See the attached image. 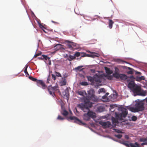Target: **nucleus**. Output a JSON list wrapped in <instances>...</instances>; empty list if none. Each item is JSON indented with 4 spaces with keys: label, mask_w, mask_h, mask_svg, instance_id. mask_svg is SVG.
<instances>
[{
    "label": "nucleus",
    "mask_w": 147,
    "mask_h": 147,
    "mask_svg": "<svg viewBox=\"0 0 147 147\" xmlns=\"http://www.w3.org/2000/svg\"><path fill=\"white\" fill-rule=\"evenodd\" d=\"M94 108L95 109V111L99 112H101L103 111L104 109L102 107L100 106L99 104H98L94 105Z\"/></svg>",
    "instance_id": "nucleus-11"
},
{
    "label": "nucleus",
    "mask_w": 147,
    "mask_h": 147,
    "mask_svg": "<svg viewBox=\"0 0 147 147\" xmlns=\"http://www.w3.org/2000/svg\"><path fill=\"white\" fill-rule=\"evenodd\" d=\"M129 78H130L132 80L135 79L134 77L133 76H130Z\"/></svg>",
    "instance_id": "nucleus-53"
},
{
    "label": "nucleus",
    "mask_w": 147,
    "mask_h": 147,
    "mask_svg": "<svg viewBox=\"0 0 147 147\" xmlns=\"http://www.w3.org/2000/svg\"><path fill=\"white\" fill-rule=\"evenodd\" d=\"M80 53L79 52H76V53H75V55H74V56H75V57H79V56H80Z\"/></svg>",
    "instance_id": "nucleus-46"
},
{
    "label": "nucleus",
    "mask_w": 147,
    "mask_h": 147,
    "mask_svg": "<svg viewBox=\"0 0 147 147\" xmlns=\"http://www.w3.org/2000/svg\"><path fill=\"white\" fill-rule=\"evenodd\" d=\"M102 77V76L101 75H98L96 74L94 76L93 78L92 77V81L93 80L100 83L101 82Z\"/></svg>",
    "instance_id": "nucleus-7"
},
{
    "label": "nucleus",
    "mask_w": 147,
    "mask_h": 147,
    "mask_svg": "<svg viewBox=\"0 0 147 147\" xmlns=\"http://www.w3.org/2000/svg\"><path fill=\"white\" fill-rule=\"evenodd\" d=\"M135 74H141V73L140 72L138 71H136Z\"/></svg>",
    "instance_id": "nucleus-58"
},
{
    "label": "nucleus",
    "mask_w": 147,
    "mask_h": 147,
    "mask_svg": "<svg viewBox=\"0 0 147 147\" xmlns=\"http://www.w3.org/2000/svg\"><path fill=\"white\" fill-rule=\"evenodd\" d=\"M121 68L124 69H128L129 70V71H127V74H132L134 73V72L135 71L134 69H133L126 66H121Z\"/></svg>",
    "instance_id": "nucleus-8"
},
{
    "label": "nucleus",
    "mask_w": 147,
    "mask_h": 147,
    "mask_svg": "<svg viewBox=\"0 0 147 147\" xmlns=\"http://www.w3.org/2000/svg\"><path fill=\"white\" fill-rule=\"evenodd\" d=\"M38 58L39 59H43V58L42 56V55L41 57H38Z\"/></svg>",
    "instance_id": "nucleus-59"
},
{
    "label": "nucleus",
    "mask_w": 147,
    "mask_h": 147,
    "mask_svg": "<svg viewBox=\"0 0 147 147\" xmlns=\"http://www.w3.org/2000/svg\"><path fill=\"white\" fill-rule=\"evenodd\" d=\"M146 102H147V97L146 98Z\"/></svg>",
    "instance_id": "nucleus-64"
},
{
    "label": "nucleus",
    "mask_w": 147,
    "mask_h": 147,
    "mask_svg": "<svg viewBox=\"0 0 147 147\" xmlns=\"http://www.w3.org/2000/svg\"><path fill=\"white\" fill-rule=\"evenodd\" d=\"M63 93L64 96H65L67 97L69 95L68 91V90H65V91L63 92Z\"/></svg>",
    "instance_id": "nucleus-35"
},
{
    "label": "nucleus",
    "mask_w": 147,
    "mask_h": 147,
    "mask_svg": "<svg viewBox=\"0 0 147 147\" xmlns=\"http://www.w3.org/2000/svg\"><path fill=\"white\" fill-rule=\"evenodd\" d=\"M81 56L82 57H84L85 56H88L89 57H92V55L87 54L86 53H84L82 55H81Z\"/></svg>",
    "instance_id": "nucleus-34"
},
{
    "label": "nucleus",
    "mask_w": 147,
    "mask_h": 147,
    "mask_svg": "<svg viewBox=\"0 0 147 147\" xmlns=\"http://www.w3.org/2000/svg\"><path fill=\"white\" fill-rule=\"evenodd\" d=\"M115 72L119 73V69L117 67L115 68Z\"/></svg>",
    "instance_id": "nucleus-50"
},
{
    "label": "nucleus",
    "mask_w": 147,
    "mask_h": 147,
    "mask_svg": "<svg viewBox=\"0 0 147 147\" xmlns=\"http://www.w3.org/2000/svg\"><path fill=\"white\" fill-rule=\"evenodd\" d=\"M86 78L90 82V84H92V77L90 76H87Z\"/></svg>",
    "instance_id": "nucleus-36"
},
{
    "label": "nucleus",
    "mask_w": 147,
    "mask_h": 147,
    "mask_svg": "<svg viewBox=\"0 0 147 147\" xmlns=\"http://www.w3.org/2000/svg\"><path fill=\"white\" fill-rule=\"evenodd\" d=\"M93 90H92V101H97L98 100V98L97 97H95L94 95L93 94Z\"/></svg>",
    "instance_id": "nucleus-30"
},
{
    "label": "nucleus",
    "mask_w": 147,
    "mask_h": 147,
    "mask_svg": "<svg viewBox=\"0 0 147 147\" xmlns=\"http://www.w3.org/2000/svg\"><path fill=\"white\" fill-rule=\"evenodd\" d=\"M80 84L83 86H86L88 85V83L86 82H82L80 83Z\"/></svg>",
    "instance_id": "nucleus-29"
},
{
    "label": "nucleus",
    "mask_w": 147,
    "mask_h": 147,
    "mask_svg": "<svg viewBox=\"0 0 147 147\" xmlns=\"http://www.w3.org/2000/svg\"><path fill=\"white\" fill-rule=\"evenodd\" d=\"M103 92L105 93L106 92L105 89L104 88H101L98 91V93L100 94V92Z\"/></svg>",
    "instance_id": "nucleus-31"
},
{
    "label": "nucleus",
    "mask_w": 147,
    "mask_h": 147,
    "mask_svg": "<svg viewBox=\"0 0 147 147\" xmlns=\"http://www.w3.org/2000/svg\"><path fill=\"white\" fill-rule=\"evenodd\" d=\"M29 78L32 81L36 82L37 83V85L39 86V84L41 85V87L43 89H45L47 88V85L45 84L44 82L41 80H38L36 78H33L31 76L29 77Z\"/></svg>",
    "instance_id": "nucleus-3"
},
{
    "label": "nucleus",
    "mask_w": 147,
    "mask_h": 147,
    "mask_svg": "<svg viewBox=\"0 0 147 147\" xmlns=\"http://www.w3.org/2000/svg\"><path fill=\"white\" fill-rule=\"evenodd\" d=\"M51 80V77L50 75H49V76L48 77V78L47 79V83H49V81Z\"/></svg>",
    "instance_id": "nucleus-51"
},
{
    "label": "nucleus",
    "mask_w": 147,
    "mask_h": 147,
    "mask_svg": "<svg viewBox=\"0 0 147 147\" xmlns=\"http://www.w3.org/2000/svg\"><path fill=\"white\" fill-rule=\"evenodd\" d=\"M69 43H70V44H68L67 45V47L69 49H73L72 46H75V43L71 42L70 41H68V42Z\"/></svg>",
    "instance_id": "nucleus-20"
},
{
    "label": "nucleus",
    "mask_w": 147,
    "mask_h": 147,
    "mask_svg": "<svg viewBox=\"0 0 147 147\" xmlns=\"http://www.w3.org/2000/svg\"><path fill=\"white\" fill-rule=\"evenodd\" d=\"M127 109L132 112L136 113L143 111L144 109V104L143 101H139L136 102L135 107H128Z\"/></svg>",
    "instance_id": "nucleus-2"
},
{
    "label": "nucleus",
    "mask_w": 147,
    "mask_h": 147,
    "mask_svg": "<svg viewBox=\"0 0 147 147\" xmlns=\"http://www.w3.org/2000/svg\"><path fill=\"white\" fill-rule=\"evenodd\" d=\"M67 119L68 120H69V119L71 120H74V122L78 123V124L80 125H85L86 123L82 122V121L79 120L77 117L74 116H70L67 118Z\"/></svg>",
    "instance_id": "nucleus-6"
},
{
    "label": "nucleus",
    "mask_w": 147,
    "mask_h": 147,
    "mask_svg": "<svg viewBox=\"0 0 147 147\" xmlns=\"http://www.w3.org/2000/svg\"><path fill=\"white\" fill-rule=\"evenodd\" d=\"M109 94V93H108V92H107V93H106L105 95V96H106L107 97V96H108V95Z\"/></svg>",
    "instance_id": "nucleus-60"
},
{
    "label": "nucleus",
    "mask_w": 147,
    "mask_h": 147,
    "mask_svg": "<svg viewBox=\"0 0 147 147\" xmlns=\"http://www.w3.org/2000/svg\"><path fill=\"white\" fill-rule=\"evenodd\" d=\"M132 88V91L134 93L137 95H138V94L140 92V89H141L140 87L137 85H136Z\"/></svg>",
    "instance_id": "nucleus-9"
},
{
    "label": "nucleus",
    "mask_w": 147,
    "mask_h": 147,
    "mask_svg": "<svg viewBox=\"0 0 147 147\" xmlns=\"http://www.w3.org/2000/svg\"><path fill=\"white\" fill-rule=\"evenodd\" d=\"M99 124L103 126L104 128H109L111 126L110 122L108 121L106 122L100 121Z\"/></svg>",
    "instance_id": "nucleus-10"
},
{
    "label": "nucleus",
    "mask_w": 147,
    "mask_h": 147,
    "mask_svg": "<svg viewBox=\"0 0 147 147\" xmlns=\"http://www.w3.org/2000/svg\"><path fill=\"white\" fill-rule=\"evenodd\" d=\"M127 81L128 83V85L130 88H132L136 85L134 80H130L128 79Z\"/></svg>",
    "instance_id": "nucleus-13"
},
{
    "label": "nucleus",
    "mask_w": 147,
    "mask_h": 147,
    "mask_svg": "<svg viewBox=\"0 0 147 147\" xmlns=\"http://www.w3.org/2000/svg\"><path fill=\"white\" fill-rule=\"evenodd\" d=\"M28 67V65H26L25 66V69L24 70V72L26 75H29V74H28L27 71V69Z\"/></svg>",
    "instance_id": "nucleus-37"
},
{
    "label": "nucleus",
    "mask_w": 147,
    "mask_h": 147,
    "mask_svg": "<svg viewBox=\"0 0 147 147\" xmlns=\"http://www.w3.org/2000/svg\"><path fill=\"white\" fill-rule=\"evenodd\" d=\"M47 89L50 94L54 97V96H55V94L54 92V91L53 90L52 87L51 86H49L48 87Z\"/></svg>",
    "instance_id": "nucleus-14"
},
{
    "label": "nucleus",
    "mask_w": 147,
    "mask_h": 147,
    "mask_svg": "<svg viewBox=\"0 0 147 147\" xmlns=\"http://www.w3.org/2000/svg\"><path fill=\"white\" fill-rule=\"evenodd\" d=\"M53 90L54 91H56L57 90L58 86H55L52 87Z\"/></svg>",
    "instance_id": "nucleus-45"
},
{
    "label": "nucleus",
    "mask_w": 147,
    "mask_h": 147,
    "mask_svg": "<svg viewBox=\"0 0 147 147\" xmlns=\"http://www.w3.org/2000/svg\"><path fill=\"white\" fill-rule=\"evenodd\" d=\"M147 145V142H144V143H142L141 144V145L142 146H143L144 145Z\"/></svg>",
    "instance_id": "nucleus-54"
},
{
    "label": "nucleus",
    "mask_w": 147,
    "mask_h": 147,
    "mask_svg": "<svg viewBox=\"0 0 147 147\" xmlns=\"http://www.w3.org/2000/svg\"><path fill=\"white\" fill-rule=\"evenodd\" d=\"M55 73L56 75V76L57 77H61V76L60 73L58 72H57L56 71L55 72Z\"/></svg>",
    "instance_id": "nucleus-42"
},
{
    "label": "nucleus",
    "mask_w": 147,
    "mask_h": 147,
    "mask_svg": "<svg viewBox=\"0 0 147 147\" xmlns=\"http://www.w3.org/2000/svg\"><path fill=\"white\" fill-rule=\"evenodd\" d=\"M125 139L128 140L129 138V137L127 135H125Z\"/></svg>",
    "instance_id": "nucleus-55"
},
{
    "label": "nucleus",
    "mask_w": 147,
    "mask_h": 147,
    "mask_svg": "<svg viewBox=\"0 0 147 147\" xmlns=\"http://www.w3.org/2000/svg\"><path fill=\"white\" fill-rule=\"evenodd\" d=\"M115 136L119 139L121 138L122 136L121 134L115 135Z\"/></svg>",
    "instance_id": "nucleus-43"
},
{
    "label": "nucleus",
    "mask_w": 147,
    "mask_h": 147,
    "mask_svg": "<svg viewBox=\"0 0 147 147\" xmlns=\"http://www.w3.org/2000/svg\"><path fill=\"white\" fill-rule=\"evenodd\" d=\"M109 27L110 29H111L112 28L113 25L114 23V22L111 20H109Z\"/></svg>",
    "instance_id": "nucleus-22"
},
{
    "label": "nucleus",
    "mask_w": 147,
    "mask_h": 147,
    "mask_svg": "<svg viewBox=\"0 0 147 147\" xmlns=\"http://www.w3.org/2000/svg\"><path fill=\"white\" fill-rule=\"evenodd\" d=\"M83 67V66H78V67H76L75 68V69L76 71H82L84 69V68H82V67Z\"/></svg>",
    "instance_id": "nucleus-21"
},
{
    "label": "nucleus",
    "mask_w": 147,
    "mask_h": 147,
    "mask_svg": "<svg viewBox=\"0 0 147 147\" xmlns=\"http://www.w3.org/2000/svg\"><path fill=\"white\" fill-rule=\"evenodd\" d=\"M117 118V119H116L114 117L112 118V122L113 123H118V118Z\"/></svg>",
    "instance_id": "nucleus-28"
},
{
    "label": "nucleus",
    "mask_w": 147,
    "mask_h": 147,
    "mask_svg": "<svg viewBox=\"0 0 147 147\" xmlns=\"http://www.w3.org/2000/svg\"><path fill=\"white\" fill-rule=\"evenodd\" d=\"M77 107L84 112H87V113L84 114L83 115V117L84 120L88 121L92 118V111L89 109V108L92 107V102H88L84 104H80L78 105Z\"/></svg>",
    "instance_id": "nucleus-1"
},
{
    "label": "nucleus",
    "mask_w": 147,
    "mask_h": 147,
    "mask_svg": "<svg viewBox=\"0 0 147 147\" xmlns=\"http://www.w3.org/2000/svg\"><path fill=\"white\" fill-rule=\"evenodd\" d=\"M116 61L118 62V63H120L121 62H124L125 63H126L127 62L126 61H123L119 59H116Z\"/></svg>",
    "instance_id": "nucleus-41"
},
{
    "label": "nucleus",
    "mask_w": 147,
    "mask_h": 147,
    "mask_svg": "<svg viewBox=\"0 0 147 147\" xmlns=\"http://www.w3.org/2000/svg\"><path fill=\"white\" fill-rule=\"evenodd\" d=\"M105 70L106 73L108 75L112 74L113 73L112 71L110 70V69L107 67H105Z\"/></svg>",
    "instance_id": "nucleus-18"
},
{
    "label": "nucleus",
    "mask_w": 147,
    "mask_h": 147,
    "mask_svg": "<svg viewBox=\"0 0 147 147\" xmlns=\"http://www.w3.org/2000/svg\"><path fill=\"white\" fill-rule=\"evenodd\" d=\"M97 40L95 39H92V42H94L92 43V44H94L96 42Z\"/></svg>",
    "instance_id": "nucleus-56"
},
{
    "label": "nucleus",
    "mask_w": 147,
    "mask_h": 147,
    "mask_svg": "<svg viewBox=\"0 0 147 147\" xmlns=\"http://www.w3.org/2000/svg\"><path fill=\"white\" fill-rule=\"evenodd\" d=\"M51 22H52V23H55V24H59V23L58 22H55L54 21H51Z\"/></svg>",
    "instance_id": "nucleus-57"
},
{
    "label": "nucleus",
    "mask_w": 147,
    "mask_h": 147,
    "mask_svg": "<svg viewBox=\"0 0 147 147\" xmlns=\"http://www.w3.org/2000/svg\"><path fill=\"white\" fill-rule=\"evenodd\" d=\"M52 79L54 80H55L56 79V76L53 74H51Z\"/></svg>",
    "instance_id": "nucleus-48"
},
{
    "label": "nucleus",
    "mask_w": 147,
    "mask_h": 147,
    "mask_svg": "<svg viewBox=\"0 0 147 147\" xmlns=\"http://www.w3.org/2000/svg\"><path fill=\"white\" fill-rule=\"evenodd\" d=\"M140 141L141 142H146L147 141V138H140Z\"/></svg>",
    "instance_id": "nucleus-38"
},
{
    "label": "nucleus",
    "mask_w": 147,
    "mask_h": 147,
    "mask_svg": "<svg viewBox=\"0 0 147 147\" xmlns=\"http://www.w3.org/2000/svg\"><path fill=\"white\" fill-rule=\"evenodd\" d=\"M69 59H68V60L69 61H71L75 58V56H72L71 55H69Z\"/></svg>",
    "instance_id": "nucleus-33"
},
{
    "label": "nucleus",
    "mask_w": 147,
    "mask_h": 147,
    "mask_svg": "<svg viewBox=\"0 0 147 147\" xmlns=\"http://www.w3.org/2000/svg\"><path fill=\"white\" fill-rule=\"evenodd\" d=\"M128 142L124 140L120 141V143L122 144L125 145L127 147H141L140 146V144L137 142L134 143H130L129 144L127 143Z\"/></svg>",
    "instance_id": "nucleus-5"
},
{
    "label": "nucleus",
    "mask_w": 147,
    "mask_h": 147,
    "mask_svg": "<svg viewBox=\"0 0 147 147\" xmlns=\"http://www.w3.org/2000/svg\"><path fill=\"white\" fill-rule=\"evenodd\" d=\"M43 30V31H44V32H45V33L46 32L45 31V30H44V29H43V30Z\"/></svg>",
    "instance_id": "nucleus-62"
},
{
    "label": "nucleus",
    "mask_w": 147,
    "mask_h": 147,
    "mask_svg": "<svg viewBox=\"0 0 147 147\" xmlns=\"http://www.w3.org/2000/svg\"><path fill=\"white\" fill-rule=\"evenodd\" d=\"M144 77L143 76L137 77L136 79V80L138 81H140L142 80H144Z\"/></svg>",
    "instance_id": "nucleus-25"
},
{
    "label": "nucleus",
    "mask_w": 147,
    "mask_h": 147,
    "mask_svg": "<svg viewBox=\"0 0 147 147\" xmlns=\"http://www.w3.org/2000/svg\"><path fill=\"white\" fill-rule=\"evenodd\" d=\"M119 78L121 80H125L127 79H128L127 76L125 74H120Z\"/></svg>",
    "instance_id": "nucleus-16"
},
{
    "label": "nucleus",
    "mask_w": 147,
    "mask_h": 147,
    "mask_svg": "<svg viewBox=\"0 0 147 147\" xmlns=\"http://www.w3.org/2000/svg\"><path fill=\"white\" fill-rule=\"evenodd\" d=\"M61 86H64L66 84V81L65 79H64L60 82Z\"/></svg>",
    "instance_id": "nucleus-32"
},
{
    "label": "nucleus",
    "mask_w": 147,
    "mask_h": 147,
    "mask_svg": "<svg viewBox=\"0 0 147 147\" xmlns=\"http://www.w3.org/2000/svg\"><path fill=\"white\" fill-rule=\"evenodd\" d=\"M57 119L60 120H63L65 119V118L62 117L60 115H59L57 118Z\"/></svg>",
    "instance_id": "nucleus-40"
},
{
    "label": "nucleus",
    "mask_w": 147,
    "mask_h": 147,
    "mask_svg": "<svg viewBox=\"0 0 147 147\" xmlns=\"http://www.w3.org/2000/svg\"><path fill=\"white\" fill-rule=\"evenodd\" d=\"M78 94L80 95L84 96V94L86 95V93L85 91L82 90L81 91H78Z\"/></svg>",
    "instance_id": "nucleus-23"
},
{
    "label": "nucleus",
    "mask_w": 147,
    "mask_h": 147,
    "mask_svg": "<svg viewBox=\"0 0 147 147\" xmlns=\"http://www.w3.org/2000/svg\"><path fill=\"white\" fill-rule=\"evenodd\" d=\"M41 53H38L36 54H35L34 55V56L33 57H34V58H36V57H38V56H39V55H41Z\"/></svg>",
    "instance_id": "nucleus-52"
},
{
    "label": "nucleus",
    "mask_w": 147,
    "mask_h": 147,
    "mask_svg": "<svg viewBox=\"0 0 147 147\" xmlns=\"http://www.w3.org/2000/svg\"><path fill=\"white\" fill-rule=\"evenodd\" d=\"M42 56L43 59H44L46 60H47V59L49 60L50 59V58L48 57L47 55H42Z\"/></svg>",
    "instance_id": "nucleus-39"
},
{
    "label": "nucleus",
    "mask_w": 147,
    "mask_h": 147,
    "mask_svg": "<svg viewBox=\"0 0 147 147\" xmlns=\"http://www.w3.org/2000/svg\"><path fill=\"white\" fill-rule=\"evenodd\" d=\"M94 114H95V113H93V112H92V118H93L94 117V115H93Z\"/></svg>",
    "instance_id": "nucleus-61"
},
{
    "label": "nucleus",
    "mask_w": 147,
    "mask_h": 147,
    "mask_svg": "<svg viewBox=\"0 0 147 147\" xmlns=\"http://www.w3.org/2000/svg\"><path fill=\"white\" fill-rule=\"evenodd\" d=\"M102 100L103 102L108 101V100L107 97L106 96H105V95L102 96Z\"/></svg>",
    "instance_id": "nucleus-27"
},
{
    "label": "nucleus",
    "mask_w": 147,
    "mask_h": 147,
    "mask_svg": "<svg viewBox=\"0 0 147 147\" xmlns=\"http://www.w3.org/2000/svg\"><path fill=\"white\" fill-rule=\"evenodd\" d=\"M146 91H144V90H142L141 89H140V92H139V93L138 94V95L145 96L146 95Z\"/></svg>",
    "instance_id": "nucleus-17"
},
{
    "label": "nucleus",
    "mask_w": 147,
    "mask_h": 147,
    "mask_svg": "<svg viewBox=\"0 0 147 147\" xmlns=\"http://www.w3.org/2000/svg\"><path fill=\"white\" fill-rule=\"evenodd\" d=\"M137 119V117L135 116H133L131 117V119L134 121H136Z\"/></svg>",
    "instance_id": "nucleus-44"
},
{
    "label": "nucleus",
    "mask_w": 147,
    "mask_h": 147,
    "mask_svg": "<svg viewBox=\"0 0 147 147\" xmlns=\"http://www.w3.org/2000/svg\"><path fill=\"white\" fill-rule=\"evenodd\" d=\"M114 130L115 132L118 133H122V132L120 130L115 129Z\"/></svg>",
    "instance_id": "nucleus-49"
},
{
    "label": "nucleus",
    "mask_w": 147,
    "mask_h": 147,
    "mask_svg": "<svg viewBox=\"0 0 147 147\" xmlns=\"http://www.w3.org/2000/svg\"><path fill=\"white\" fill-rule=\"evenodd\" d=\"M92 72H94V70H93V69H92Z\"/></svg>",
    "instance_id": "nucleus-63"
},
{
    "label": "nucleus",
    "mask_w": 147,
    "mask_h": 147,
    "mask_svg": "<svg viewBox=\"0 0 147 147\" xmlns=\"http://www.w3.org/2000/svg\"><path fill=\"white\" fill-rule=\"evenodd\" d=\"M62 110L61 111V114L65 116H67L69 113L67 111L65 110L64 108H63L62 106H61Z\"/></svg>",
    "instance_id": "nucleus-15"
},
{
    "label": "nucleus",
    "mask_w": 147,
    "mask_h": 147,
    "mask_svg": "<svg viewBox=\"0 0 147 147\" xmlns=\"http://www.w3.org/2000/svg\"><path fill=\"white\" fill-rule=\"evenodd\" d=\"M54 48L56 50L61 49L62 48V45L60 44H57L54 47Z\"/></svg>",
    "instance_id": "nucleus-19"
},
{
    "label": "nucleus",
    "mask_w": 147,
    "mask_h": 147,
    "mask_svg": "<svg viewBox=\"0 0 147 147\" xmlns=\"http://www.w3.org/2000/svg\"><path fill=\"white\" fill-rule=\"evenodd\" d=\"M120 74L119 73L115 72L113 74V76L116 78L118 79L119 78Z\"/></svg>",
    "instance_id": "nucleus-24"
},
{
    "label": "nucleus",
    "mask_w": 147,
    "mask_h": 147,
    "mask_svg": "<svg viewBox=\"0 0 147 147\" xmlns=\"http://www.w3.org/2000/svg\"><path fill=\"white\" fill-rule=\"evenodd\" d=\"M128 114L127 110L125 108H123L122 110L121 113L119 114L115 113L116 117V118L119 119L121 120L123 117H125Z\"/></svg>",
    "instance_id": "nucleus-4"
},
{
    "label": "nucleus",
    "mask_w": 147,
    "mask_h": 147,
    "mask_svg": "<svg viewBox=\"0 0 147 147\" xmlns=\"http://www.w3.org/2000/svg\"><path fill=\"white\" fill-rule=\"evenodd\" d=\"M87 95L86 96V99L88 100H90L92 99V89H90L87 91Z\"/></svg>",
    "instance_id": "nucleus-12"
},
{
    "label": "nucleus",
    "mask_w": 147,
    "mask_h": 147,
    "mask_svg": "<svg viewBox=\"0 0 147 147\" xmlns=\"http://www.w3.org/2000/svg\"><path fill=\"white\" fill-rule=\"evenodd\" d=\"M100 56V55L98 53L92 52V58L99 57Z\"/></svg>",
    "instance_id": "nucleus-26"
},
{
    "label": "nucleus",
    "mask_w": 147,
    "mask_h": 147,
    "mask_svg": "<svg viewBox=\"0 0 147 147\" xmlns=\"http://www.w3.org/2000/svg\"><path fill=\"white\" fill-rule=\"evenodd\" d=\"M39 27L42 29V30H43V29H45V28L43 26V25H42L40 23H39Z\"/></svg>",
    "instance_id": "nucleus-47"
}]
</instances>
